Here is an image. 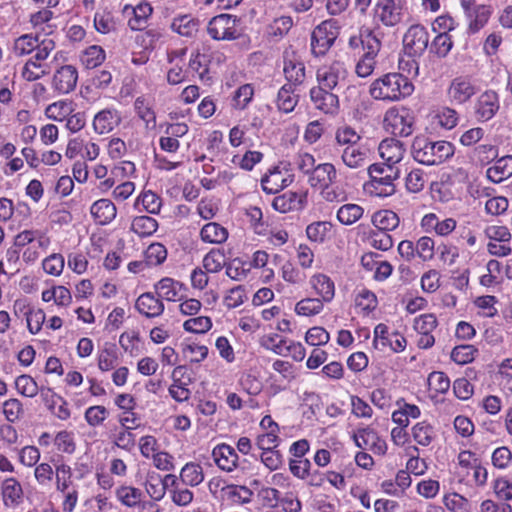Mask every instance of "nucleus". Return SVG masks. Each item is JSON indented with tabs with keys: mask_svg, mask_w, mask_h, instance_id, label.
<instances>
[{
	"mask_svg": "<svg viewBox=\"0 0 512 512\" xmlns=\"http://www.w3.org/2000/svg\"><path fill=\"white\" fill-rule=\"evenodd\" d=\"M413 91V83L400 73H388L374 80L369 89L372 98L383 101H399Z\"/></svg>",
	"mask_w": 512,
	"mask_h": 512,
	"instance_id": "f257e3e1",
	"label": "nucleus"
},
{
	"mask_svg": "<svg viewBox=\"0 0 512 512\" xmlns=\"http://www.w3.org/2000/svg\"><path fill=\"white\" fill-rule=\"evenodd\" d=\"M411 153L415 161L427 165H439L453 156L454 146L447 141H432L425 136L414 138Z\"/></svg>",
	"mask_w": 512,
	"mask_h": 512,
	"instance_id": "f03ea898",
	"label": "nucleus"
},
{
	"mask_svg": "<svg viewBox=\"0 0 512 512\" xmlns=\"http://www.w3.org/2000/svg\"><path fill=\"white\" fill-rule=\"evenodd\" d=\"M55 49V42L52 39H43L39 49L25 63L22 69V77L29 82L36 81L49 73V66L46 60Z\"/></svg>",
	"mask_w": 512,
	"mask_h": 512,
	"instance_id": "7ed1b4c3",
	"label": "nucleus"
},
{
	"mask_svg": "<svg viewBox=\"0 0 512 512\" xmlns=\"http://www.w3.org/2000/svg\"><path fill=\"white\" fill-rule=\"evenodd\" d=\"M371 186L378 196H390L395 192L394 181L399 178V169L393 165L374 163L368 166Z\"/></svg>",
	"mask_w": 512,
	"mask_h": 512,
	"instance_id": "20e7f679",
	"label": "nucleus"
},
{
	"mask_svg": "<svg viewBox=\"0 0 512 512\" xmlns=\"http://www.w3.org/2000/svg\"><path fill=\"white\" fill-rule=\"evenodd\" d=\"M384 128L394 136L407 137L413 132V121L406 108L392 107L384 116Z\"/></svg>",
	"mask_w": 512,
	"mask_h": 512,
	"instance_id": "39448f33",
	"label": "nucleus"
},
{
	"mask_svg": "<svg viewBox=\"0 0 512 512\" xmlns=\"http://www.w3.org/2000/svg\"><path fill=\"white\" fill-rule=\"evenodd\" d=\"M238 19L230 14H220L213 17L207 25V33L217 41L234 40L238 37Z\"/></svg>",
	"mask_w": 512,
	"mask_h": 512,
	"instance_id": "423d86ee",
	"label": "nucleus"
},
{
	"mask_svg": "<svg viewBox=\"0 0 512 512\" xmlns=\"http://www.w3.org/2000/svg\"><path fill=\"white\" fill-rule=\"evenodd\" d=\"M407 341L398 332H389L387 325L380 323L374 328L373 347L381 352L390 350L394 353L402 352Z\"/></svg>",
	"mask_w": 512,
	"mask_h": 512,
	"instance_id": "0eeeda50",
	"label": "nucleus"
},
{
	"mask_svg": "<svg viewBox=\"0 0 512 512\" xmlns=\"http://www.w3.org/2000/svg\"><path fill=\"white\" fill-rule=\"evenodd\" d=\"M429 33L422 25H412L404 34L403 51L411 57H420L427 49Z\"/></svg>",
	"mask_w": 512,
	"mask_h": 512,
	"instance_id": "6e6552de",
	"label": "nucleus"
},
{
	"mask_svg": "<svg viewBox=\"0 0 512 512\" xmlns=\"http://www.w3.org/2000/svg\"><path fill=\"white\" fill-rule=\"evenodd\" d=\"M375 14L384 26H396L404 17L405 0H378Z\"/></svg>",
	"mask_w": 512,
	"mask_h": 512,
	"instance_id": "1a4fd4ad",
	"label": "nucleus"
},
{
	"mask_svg": "<svg viewBox=\"0 0 512 512\" xmlns=\"http://www.w3.org/2000/svg\"><path fill=\"white\" fill-rule=\"evenodd\" d=\"M347 70L344 63L334 61L330 65H324L318 68L316 78L318 87L327 90L335 89L341 82L345 81Z\"/></svg>",
	"mask_w": 512,
	"mask_h": 512,
	"instance_id": "9d476101",
	"label": "nucleus"
},
{
	"mask_svg": "<svg viewBox=\"0 0 512 512\" xmlns=\"http://www.w3.org/2000/svg\"><path fill=\"white\" fill-rule=\"evenodd\" d=\"M500 109L499 94L492 89L482 92L474 105V113L478 121L487 122L491 120Z\"/></svg>",
	"mask_w": 512,
	"mask_h": 512,
	"instance_id": "9b49d317",
	"label": "nucleus"
},
{
	"mask_svg": "<svg viewBox=\"0 0 512 512\" xmlns=\"http://www.w3.org/2000/svg\"><path fill=\"white\" fill-rule=\"evenodd\" d=\"M78 70L73 65H63L55 70L51 88L57 95L69 94L76 88Z\"/></svg>",
	"mask_w": 512,
	"mask_h": 512,
	"instance_id": "f8f14e48",
	"label": "nucleus"
},
{
	"mask_svg": "<svg viewBox=\"0 0 512 512\" xmlns=\"http://www.w3.org/2000/svg\"><path fill=\"white\" fill-rule=\"evenodd\" d=\"M336 38L337 35L333 31L332 25L328 22L321 23L313 30L311 35L312 54L317 57L325 55Z\"/></svg>",
	"mask_w": 512,
	"mask_h": 512,
	"instance_id": "ddd939ff",
	"label": "nucleus"
},
{
	"mask_svg": "<svg viewBox=\"0 0 512 512\" xmlns=\"http://www.w3.org/2000/svg\"><path fill=\"white\" fill-rule=\"evenodd\" d=\"M477 92L473 81L466 76L454 78L448 89L447 95L452 104L462 105L468 102Z\"/></svg>",
	"mask_w": 512,
	"mask_h": 512,
	"instance_id": "4468645a",
	"label": "nucleus"
},
{
	"mask_svg": "<svg viewBox=\"0 0 512 512\" xmlns=\"http://www.w3.org/2000/svg\"><path fill=\"white\" fill-rule=\"evenodd\" d=\"M332 90L313 87L310 90V99L316 109L325 114L336 115L339 111V98Z\"/></svg>",
	"mask_w": 512,
	"mask_h": 512,
	"instance_id": "2eb2a0df",
	"label": "nucleus"
},
{
	"mask_svg": "<svg viewBox=\"0 0 512 512\" xmlns=\"http://www.w3.org/2000/svg\"><path fill=\"white\" fill-rule=\"evenodd\" d=\"M307 203V191L292 192L287 191L284 194L273 199L272 206L281 213H287L293 210H301Z\"/></svg>",
	"mask_w": 512,
	"mask_h": 512,
	"instance_id": "dca6fc26",
	"label": "nucleus"
},
{
	"mask_svg": "<svg viewBox=\"0 0 512 512\" xmlns=\"http://www.w3.org/2000/svg\"><path fill=\"white\" fill-rule=\"evenodd\" d=\"M211 455L217 467L225 472H232L238 466L239 456L228 444H218L213 448Z\"/></svg>",
	"mask_w": 512,
	"mask_h": 512,
	"instance_id": "f3484780",
	"label": "nucleus"
},
{
	"mask_svg": "<svg viewBox=\"0 0 512 512\" xmlns=\"http://www.w3.org/2000/svg\"><path fill=\"white\" fill-rule=\"evenodd\" d=\"M1 496L6 508H17L24 499L22 485L14 477L4 479L1 483Z\"/></svg>",
	"mask_w": 512,
	"mask_h": 512,
	"instance_id": "a211bd4d",
	"label": "nucleus"
},
{
	"mask_svg": "<svg viewBox=\"0 0 512 512\" xmlns=\"http://www.w3.org/2000/svg\"><path fill=\"white\" fill-rule=\"evenodd\" d=\"M121 123V115L117 109L108 108L99 111L93 119V128L98 134H107Z\"/></svg>",
	"mask_w": 512,
	"mask_h": 512,
	"instance_id": "6ab92c4d",
	"label": "nucleus"
},
{
	"mask_svg": "<svg viewBox=\"0 0 512 512\" xmlns=\"http://www.w3.org/2000/svg\"><path fill=\"white\" fill-rule=\"evenodd\" d=\"M378 150L385 161L384 164L393 166L402 160L405 153L403 143L395 138H386L381 141Z\"/></svg>",
	"mask_w": 512,
	"mask_h": 512,
	"instance_id": "aec40b11",
	"label": "nucleus"
},
{
	"mask_svg": "<svg viewBox=\"0 0 512 512\" xmlns=\"http://www.w3.org/2000/svg\"><path fill=\"white\" fill-rule=\"evenodd\" d=\"M337 171L332 163H322L315 166L311 175L308 177V183L313 188L332 185L336 182Z\"/></svg>",
	"mask_w": 512,
	"mask_h": 512,
	"instance_id": "412c9836",
	"label": "nucleus"
},
{
	"mask_svg": "<svg viewBox=\"0 0 512 512\" xmlns=\"http://www.w3.org/2000/svg\"><path fill=\"white\" fill-rule=\"evenodd\" d=\"M135 308L147 318L158 317L164 312L163 302L151 292L141 294L136 300Z\"/></svg>",
	"mask_w": 512,
	"mask_h": 512,
	"instance_id": "4be33fe9",
	"label": "nucleus"
},
{
	"mask_svg": "<svg viewBox=\"0 0 512 512\" xmlns=\"http://www.w3.org/2000/svg\"><path fill=\"white\" fill-rule=\"evenodd\" d=\"M342 162L351 169H360L370 162V152L360 146H347L341 155Z\"/></svg>",
	"mask_w": 512,
	"mask_h": 512,
	"instance_id": "5701e85b",
	"label": "nucleus"
},
{
	"mask_svg": "<svg viewBox=\"0 0 512 512\" xmlns=\"http://www.w3.org/2000/svg\"><path fill=\"white\" fill-rule=\"evenodd\" d=\"M315 294L324 303H329L335 296V284L333 280L323 273L314 274L309 281Z\"/></svg>",
	"mask_w": 512,
	"mask_h": 512,
	"instance_id": "b1692460",
	"label": "nucleus"
},
{
	"mask_svg": "<svg viewBox=\"0 0 512 512\" xmlns=\"http://www.w3.org/2000/svg\"><path fill=\"white\" fill-rule=\"evenodd\" d=\"M289 177L290 176L285 177L283 172L278 167H274L262 177V189L267 194H276L292 182Z\"/></svg>",
	"mask_w": 512,
	"mask_h": 512,
	"instance_id": "393cba45",
	"label": "nucleus"
},
{
	"mask_svg": "<svg viewBox=\"0 0 512 512\" xmlns=\"http://www.w3.org/2000/svg\"><path fill=\"white\" fill-rule=\"evenodd\" d=\"M491 14V7L486 5H477L474 9L468 10L465 13L468 21V32L470 34L479 32L488 23Z\"/></svg>",
	"mask_w": 512,
	"mask_h": 512,
	"instance_id": "a878e982",
	"label": "nucleus"
},
{
	"mask_svg": "<svg viewBox=\"0 0 512 512\" xmlns=\"http://www.w3.org/2000/svg\"><path fill=\"white\" fill-rule=\"evenodd\" d=\"M90 212L98 224L106 225L116 217L117 209L109 199H100L92 204Z\"/></svg>",
	"mask_w": 512,
	"mask_h": 512,
	"instance_id": "bb28decb",
	"label": "nucleus"
},
{
	"mask_svg": "<svg viewBox=\"0 0 512 512\" xmlns=\"http://www.w3.org/2000/svg\"><path fill=\"white\" fill-rule=\"evenodd\" d=\"M296 87L292 84H284L278 91L276 106L283 113L292 112L299 102V95L295 93Z\"/></svg>",
	"mask_w": 512,
	"mask_h": 512,
	"instance_id": "cd10ccee",
	"label": "nucleus"
},
{
	"mask_svg": "<svg viewBox=\"0 0 512 512\" xmlns=\"http://www.w3.org/2000/svg\"><path fill=\"white\" fill-rule=\"evenodd\" d=\"M487 178L493 183H500L512 176V156L507 155L496 160L486 171Z\"/></svg>",
	"mask_w": 512,
	"mask_h": 512,
	"instance_id": "c85d7f7f",
	"label": "nucleus"
},
{
	"mask_svg": "<svg viewBox=\"0 0 512 512\" xmlns=\"http://www.w3.org/2000/svg\"><path fill=\"white\" fill-rule=\"evenodd\" d=\"M283 71L286 84H292L293 87L300 86L305 80V65L295 57L285 59Z\"/></svg>",
	"mask_w": 512,
	"mask_h": 512,
	"instance_id": "c756f323",
	"label": "nucleus"
},
{
	"mask_svg": "<svg viewBox=\"0 0 512 512\" xmlns=\"http://www.w3.org/2000/svg\"><path fill=\"white\" fill-rule=\"evenodd\" d=\"M152 11L153 9L151 5L146 1L139 3L137 6L125 5L123 9L125 14L131 12L134 15V17L129 20V26L133 30L143 29L144 24L152 14Z\"/></svg>",
	"mask_w": 512,
	"mask_h": 512,
	"instance_id": "7c9ffc66",
	"label": "nucleus"
},
{
	"mask_svg": "<svg viewBox=\"0 0 512 512\" xmlns=\"http://www.w3.org/2000/svg\"><path fill=\"white\" fill-rule=\"evenodd\" d=\"M171 29L181 36L192 38L199 30V20L190 15H182L173 19Z\"/></svg>",
	"mask_w": 512,
	"mask_h": 512,
	"instance_id": "2f4dec72",
	"label": "nucleus"
},
{
	"mask_svg": "<svg viewBox=\"0 0 512 512\" xmlns=\"http://www.w3.org/2000/svg\"><path fill=\"white\" fill-rule=\"evenodd\" d=\"M371 221L377 230L384 232L393 231L400 224L399 216L392 210H379L375 212Z\"/></svg>",
	"mask_w": 512,
	"mask_h": 512,
	"instance_id": "473e14b6",
	"label": "nucleus"
},
{
	"mask_svg": "<svg viewBox=\"0 0 512 512\" xmlns=\"http://www.w3.org/2000/svg\"><path fill=\"white\" fill-rule=\"evenodd\" d=\"M134 109L138 117L144 121L147 129L156 127V114L153 110L152 103L143 96L137 97L134 102Z\"/></svg>",
	"mask_w": 512,
	"mask_h": 512,
	"instance_id": "72a5a7b5",
	"label": "nucleus"
},
{
	"mask_svg": "<svg viewBox=\"0 0 512 512\" xmlns=\"http://www.w3.org/2000/svg\"><path fill=\"white\" fill-rule=\"evenodd\" d=\"M200 235L204 242L221 244L227 240L228 231L222 225L216 222H210L202 227Z\"/></svg>",
	"mask_w": 512,
	"mask_h": 512,
	"instance_id": "f704fd0d",
	"label": "nucleus"
},
{
	"mask_svg": "<svg viewBox=\"0 0 512 512\" xmlns=\"http://www.w3.org/2000/svg\"><path fill=\"white\" fill-rule=\"evenodd\" d=\"M40 45L41 41H39L38 36L24 34L14 41L13 53L18 57L25 56L36 52Z\"/></svg>",
	"mask_w": 512,
	"mask_h": 512,
	"instance_id": "c9c22d12",
	"label": "nucleus"
},
{
	"mask_svg": "<svg viewBox=\"0 0 512 512\" xmlns=\"http://www.w3.org/2000/svg\"><path fill=\"white\" fill-rule=\"evenodd\" d=\"M181 287V283L172 278H163L154 286L159 299L162 298L167 301H176Z\"/></svg>",
	"mask_w": 512,
	"mask_h": 512,
	"instance_id": "e433bc0d",
	"label": "nucleus"
},
{
	"mask_svg": "<svg viewBox=\"0 0 512 512\" xmlns=\"http://www.w3.org/2000/svg\"><path fill=\"white\" fill-rule=\"evenodd\" d=\"M158 229V222L155 218L142 215L132 220L131 230L140 237L153 235Z\"/></svg>",
	"mask_w": 512,
	"mask_h": 512,
	"instance_id": "4c0bfd02",
	"label": "nucleus"
},
{
	"mask_svg": "<svg viewBox=\"0 0 512 512\" xmlns=\"http://www.w3.org/2000/svg\"><path fill=\"white\" fill-rule=\"evenodd\" d=\"M180 478L185 485L195 487L204 480L203 468L195 462L186 463L181 469Z\"/></svg>",
	"mask_w": 512,
	"mask_h": 512,
	"instance_id": "58836bf2",
	"label": "nucleus"
},
{
	"mask_svg": "<svg viewBox=\"0 0 512 512\" xmlns=\"http://www.w3.org/2000/svg\"><path fill=\"white\" fill-rule=\"evenodd\" d=\"M115 494L121 504L129 508L140 505L143 496L140 489L125 485L118 487Z\"/></svg>",
	"mask_w": 512,
	"mask_h": 512,
	"instance_id": "ea45409f",
	"label": "nucleus"
},
{
	"mask_svg": "<svg viewBox=\"0 0 512 512\" xmlns=\"http://www.w3.org/2000/svg\"><path fill=\"white\" fill-rule=\"evenodd\" d=\"M360 43L365 51V55L376 58L381 49V41L375 35L373 30L368 27L361 28Z\"/></svg>",
	"mask_w": 512,
	"mask_h": 512,
	"instance_id": "a19ab883",
	"label": "nucleus"
},
{
	"mask_svg": "<svg viewBox=\"0 0 512 512\" xmlns=\"http://www.w3.org/2000/svg\"><path fill=\"white\" fill-rule=\"evenodd\" d=\"M208 65L209 60L207 55L200 52L191 55L189 69L195 72L198 78L204 83H207L211 79Z\"/></svg>",
	"mask_w": 512,
	"mask_h": 512,
	"instance_id": "79ce46f5",
	"label": "nucleus"
},
{
	"mask_svg": "<svg viewBox=\"0 0 512 512\" xmlns=\"http://www.w3.org/2000/svg\"><path fill=\"white\" fill-rule=\"evenodd\" d=\"M412 436L419 445L429 446L435 439L436 432L430 423L422 421L413 426Z\"/></svg>",
	"mask_w": 512,
	"mask_h": 512,
	"instance_id": "37998d69",
	"label": "nucleus"
},
{
	"mask_svg": "<svg viewBox=\"0 0 512 512\" xmlns=\"http://www.w3.org/2000/svg\"><path fill=\"white\" fill-rule=\"evenodd\" d=\"M364 213V209L357 204H344L337 211V219L343 225L356 223Z\"/></svg>",
	"mask_w": 512,
	"mask_h": 512,
	"instance_id": "c03bdc74",
	"label": "nucleus"
},
{
	"mask_svg": "<svg viewBox=\"0 0 512 512\" xmlns=\"http://www.w3.org/2000/svg\"><path fill=\"white\" fill-rule=\"evenodd\" d=\"M140 204L148 213L158 214L162 207V199L156 193L148 190L144 191L137 197L135 201V207L137 208Z\"/></svg>",
	"mask_w": 512,
	"mask_h": 512,
	"instance_id": "a18cd8bd",
	"label": "nucleus"
},
{
	"mask_svg": "<svg viewBox=\"0 0 512 512\" xmlns=\"http://www.w3.org/2000/svg\"><path fill=\"white\" fill-rule=\"evenodd\" d=\"M105 60V51L97 45H92L83 51L80 61L87 69H94Z\"/></svg>",
	"mask_w": 512,
	"mask_h": 512,
	"instance_id": "49530a36",
	"label": "nucleus"
},
{
	"mask_svg": "<svg viewBox=\"0 0 512 512\" xmlns=\"http://www.w3.org/2000/svg\"><path fill=\"white\" fill-rule=\"evenodd\" d=\"M324 308V302L319 298H304L296 303L295 312L302 316L319 314Z\"/></svg>",
	"mask_w": 512,
	"mask_h": 512,
	"instance_id": "de8ad7c7",
	"label": "nucleus"
},
{
	"mask_svg": "<svg viewBox=\"0 0 512 512\" xmlns=\"http://www.w3.org/2000/svg\"><path fill=\"white\" fill-rule=\"evenodd\" d=\"M56 475V490L61 493H66L70 490L72 485V470L71 467L65 463L55 466Z\"/></svg>",
	"mask_w": 512,
	"mask_h": 512,
	"instance_id": "09e8293b",
	"label": "nucleus"
},
{
	"mask_svg": "<svg viewBox=\"0 0 512 512\" xmlns=\"http://www.w3.org/2000/svg\"><path fill=\"white\" fill-rule=\"evenodd\" d=\"M435 119L437 120L439 126L450 130L457 126L459 116L455 109L444 106L436 111Z\"/></svg>",
	"mask_w": 512,
	"mask_h": 512,
	"instance_id": "8fccbe9b",
	"label": "nucleus"
},
{
	"mask_svg": "<svg viewBox=\"0 0 512 512\" xmlns=\"http://www.w3.org/2000/svg\"><path fill=\"white\" fill-rule=\"evenodd\" d=\"M72 113V103L69 101H57L50 104L45 114L55 121H64Z\"/></svg>",
	"mask_w": 512,
	"mask_h": 512,
	"instance_id": "3c124183",
	"label": "nucleus"
},
{
	"mask_svg": "<svg viewBox=\"0 0 512 512\" xmlns=\"http://www.w3.org/2000/svg\"><path fill=\"white\" fill-rule=\"evenodd\" d=\"M497 157L498 147L492 144L478 145L473 151V159L481 165H487Z\"/></svg>",
	"mask_w": 512,
	"mask_h": 512,
	"instance_id": "603ef678",
	"label": "nucleus"
},
{
	"mask_svg": "<svg viewBox=\"0 0 512 512\" xmlns=\"http://www.w3.org/2000/svg\"><path fill=\"white\" fill-rule=\"evenodd\" d=\"M225 265V254L220 249H212L203 258V266L209 273L219 272Z\"/></svg>",
	"mask_w": 512,
	"mask_h": 512,
	"instance_id": "864d4df0",
	"label": "nucleus"
},
{
	"mask_svg": "<svg viewBox=\"0 0 512 512\" xmlns=\"http://www.w3.org/2000/svg\"><path fill=\"white\" fill-rule=\"evenodd\" d=\"M117 359L115 345L106 344L98 354V367L101 371H109L115 367Z\"/></svg>",
	"mask_w": 512,
	"mask_h": 512,
	"instance_id": "5fc2aeb1",
	"label": "nucleus"
},
{
	"mask_svg": "<svg viewBox=\"0 0 512 512\" xmlns=\"http://www.w3.org/2000/svg\"><path fill=\"white\" fill-rule=\"evenodd\" d=\"M167 258V250L161 243H153L145 251V261L147 266H157L162 264Z\"/></svg>",
	"mask_w": 512,
	"mask_h": 512,
	"instance_id": "6e6d98bb",
	"label": "nucleus"
},
{
	"mask_svg": "<svg viewBox=\"0 0 512 512\" xmlns=\"http://www.w3.org/2000/svg\"><path fill=\"white\" fill-rule=\"evenodd\" d=\"M94 27L102 34H108L116 29L113 15L108 11L96 12L94 16Z\"/></svg>",
	"mask_w": 512,
	"mask_h": 512,
	"instance_id": "4d7b16f0",
	"label": "nucleus"
},
{
	"mask_svg": "<svg viewBox=\"0 0 512 512\" xmlns=\"http://www.w3.org/2000/svg\"><path fill=\"white\" fill-rule=\"evenodd\" d=\"M332 228L331 223L319 221L311 223L306 228L307 237L314 242H323Z\"/></svg>",
	"mask_w": 512,
	"mask_h": 512,
	"instance_id": "13d9d810",
	"label": "nucleus"
},
{
	"mask_svg": "<svg viewBox=\"0 0 512 512\" xmlns=\"http://www.w3.org/2000/svg\"><path fill=\"white\" fill-rule=\"evenodd\" d=\"M478 350L473 345H459L451 352V359L457 364H467L474 360Z\"/></svg>",
	"mask_w": 512,
	"mask_h": 512,
	"instance_id": "bf43d9fd",
	"label": "nucleus"
},
{
	"mask_svg": "<svg viewBox=\"0 0 512 512\" xmlns=\"http://www.w3.org/2000/svg\"><path fill=\"white\" fill-rule=\"evenodd\" d=\"M453 46L451 37L446 33H439L432 41L430 52L436 54L438 57H445L450 52Z\"/></svg>",
	"mask_w": 512,
	"mask_h": 512,
	"instance_id": "052dcab7",
	"label": "nucleus"
},
{
	"mask_svg": "<svg viewBox=\"0 0 512 512\" xmlns=\"http://www.w3.org/2000/svg\"><path fill=\"white\" fill-rule=\"evenodd\" d=\"M17 391L25 397H34L39 391L36 381L29 375H20L15 380Z\"/></svg>",
	"mask_w": 512,
	"mask_h": 512,
	"instance_id": "680f3d73",
	"label": "nucleus"
},
{
	"mask_svg": "<svg viewBox=\"0 0 512 512\" xmlns=\"http://www.w3.org/2000/svg\"><path fill=\"white\" fill-rule=\"evenodd\" d=\"M429 390L435 393H446L450 387V380L444 372L434 371L428 376Z\"/></svg>",
	"mask_w": 512,
	"mask_h": 512,
	"instance_id": "e2e57ef3",
	"label": "nucleus"
},
{
	"mask_svg": "<svg viewBox=\"0 0 512 512\" xmlns=\"http://www.w3.org/2000/svg\"><path fill=\"white\" fill-rule=\"evenodd\" d=\"M260 345L266 350H270L277 355L286 356V341L278 334L265 335L260 339Z\"/></svg>",
	"mask_w": 512,
	"mask_h": 512,
	"instance_id": "0e129e2a",
	"label": "nucleus"
},
{
	"mask_svg": "<svg viewBox=\"0 0 512 512\" xmlns=\"http://www.w3.org/2000/svg\"><path fill=\"white\" fill-rule=\"evenodd\" d=\"M139 340V332H123L120 335L119 344L125 352L129 353L130 356H137L139 354V348L137 345Z\"/></svg>",
	"mask_w": 512,
	"mask_h": 512,
	"instance_id": "69168bd1",
	"label": "nucleus"
},
{
	"mask_svg": "<svg viewBox=\"0 0 512 512\" xmlns=\"http://www.w3.org/2000/svg\"><path fill=\"white\" fill-rule=\"evenodd\" d=\"M64 257L59 253L51 254L43 260V270L50 275L59 276L64 269Z\"/></svg>",
	"mask_w": 512,
	"mask_h": 512,
	"instance_id": "338daca9",
	"label": "nucleus"
},
{
	"mask_svg": "<svg viewBox=\"0 0 512 512\" xmlns=\"http://www.w3.org/2000/svg\"><path fill=\"white\" fill-rule=\"evenodd\" d=\"M254 95V88L250 84L240 86L233 97V107L236 109H245Z\"/></svg>",
	"mask_w": 512,
	"mask_h": 512,
	"instance_id": "774afa93",
	"label": "nucleus"
}]
</instances>
